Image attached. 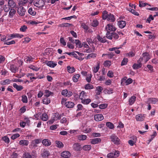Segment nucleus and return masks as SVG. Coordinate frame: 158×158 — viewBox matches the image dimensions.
I'll use <instances>...</instances> for the list:
<instances>
[{"instance_id":"f257e3e1","label":"nucleus","mask_w":158,"mask_h":158,"mask_svg":"<svg viewBox=\"0 0 158 158\" xmlns=\"http://www.w3.org/2000/svg\"><path fill=\"white\" fill-rule=\"evenodd\" d=\"M110 138L111 139V141L114 144L117 145H118L120 144V140L115 135L112 134L110 136Z\"/></svg>"},{"instance_id":"f03ea898","label":"nucleus","mask_w":158,"mask_h":158,"mask_svg":"<svg viewBox=\"0 0 158 158\" xmlns=\"http://www.w3.org/2000/svg\"><path fill=\"white\" fill-rule=\"evenodd\" d=\"M34 4L35 6L39 8L43 7L45 3L43 0H36L34 2Z\"/></svg>"},{"instance_id":"7ed1b4c3","label":"nucleus","mask_w":158,"mask_h":158,"mask_svg":"<svg viewBox=\"0 0 158 158\" xmlns=\"http://www.w3.org/2000/svg\"><path fill=\"white\" fill-rule=\"evenodd\" d=\"M119 151H115L114 152H111L108 154L107 157V158H115L119 156Z\"/></svg>"},{"instance_id":"20e7f679","label":"nucleus","mask_w":158,"mask_h":158,"mask_svg":"<svg viewBox=\"0 0 158 158\" xmlns=\"http://www.w3.org/2000/svg\"><path fill=\"white\" fill-rule=\"evenodd\" d=\"M17 11L19 15L22 16L25 15L26 10L23 7L20 6L18 8Z\"/></svg>"},{"instance_id":"39448f33","label":"nucleus","mask_w":158,"mask_h":158,"mask_svg":"<svg viewBox=\"0 0 158 158\" xmlns=\"http://www.w3.org/2000/svg\"><path fill=\"white\" fill-rule=\"evenodd\" d=\"M105 29L107 31L108 30L112 31H115L116 29L115 27L112 24H108L106 27Z\"/></svg>"},{"instance_id":"423d86ee","label":"nucleus","mask_w":158,"mask_h":158,"mask_svg":"<svg viewBox=\"0 0 158 158\" xmlns=\"http://www.w3.org/2000/svg\"><path fill=\"white\" fill-rule=\"evenodd\" d=\"M104 117L102 114H97L94 115V119L96 121H99L102 120Z\"/></svg>"},{"instance_id":"0eeeda50","label":"nucleus","mask_w":158,"mask_h":158,"mask_svg":"<svg viewBox=\"0 0 158 158\" xmlns=\"http://www.w3.org/2000/svg\"><path fill=\"white\" fill-rule=\"evenodd\" d=\"M118 24L120 28H123L126 24V22L125 21L121 20L118 21Z\"/></svg>"},{"instance_id":"6e6552de","label":"nucleus","mask_w":158,"mask_h":158,"mask_svg":"<svg viewBox=\"0 0 158 158\" xmlns=\"http://www.w3.org/2000/svg\"><path fill=\"white\" fill-rule=\"evenodd\" d=\"M158 102L157 98H149L148 99V103H152L155 104Z\"/></svg>"},{"instance_id":"1a4fd4ad","label":"nucleus","mask_w":158,"mask_h":158,"mask_svg":"<svg viewBox=\"0 0 158 158\" xmlns=\"http://www.w3.org/2000/svg\"><path fill=\"white\" fill-rule=\"evenodd\" d=\"M74 150L77 151H80L81 149V147L78 143H74L73 146Z\"/></svg>"},{"instance_id":"9d476101","label":"nucleus","mask_w":158,"mask_h":158,"mask_svg":"<svg viewBox=\"0 0 158 158\" xmlns=\"http://www.w3.org/2000/svg\"><path fill=\"white\" fill-rule=\"evenodd\" d=\"M45 63L48 66L52 68H54L57 65L56 64L54 63L52 61H45Z\"/></svg>"},{"instance_id":"9b49d317","label":"nucleus","mask_w":158,"mask_h":158,"mask_svg":"<svg viewBox=\"0 0 158 158\" xmlns=\"http://www.w3.org/2000/svg\"><path fill=\"white\" fill-rule=\"evenodd\" d=\"M70 153L68 151H64L61 154V156L65 158H69L70 157Z\"/></svg>"},{"instance_id":"f8f14e48","label":"nucleus","mask_w":158,"mask_h":158,"mask_svg":"<svg viewBox=\"0 0 158 158\" xmlns=\"http://www.w3.org/2000/svg\"><path fill=\"white\" fill-rule=\"evenodd\" d=\"M64 105L68 108H73L75 104L73 102H67L65 103Z\"/></svg>"},{"instance_id":"ddd939ff","label":"nucleus","mask_w":158,"mask_h":158,"mask_svg":"<svg viewBox=\"0 0 158 158\" xmlns=\"http://www.w3.org/2000/svg\"><path fill=\"white\" fill-rule=\"evenodd\" d=\"M50 155L49 152L46 150L44 149L41 153V156L44 158H47Z\"/></svg>"},{"instance_id":"4468645a","label":"nucleus","mask_w":158,"mask_h":158,"mask_svg":"<svg viewBox=\"0 0 158 158\" xmlns=\"http://www.w3.org/2000/svg\"><path fill=\"white\" fill-rule=\"evenodd\" d=\"M43 144L46 146H48L50 145L51 143L50 141L48 139H44L42 141Z\"/></svg>"},{"instance_id":"2eb2a0df","label":"nucleus","mask_w":158,"mask_h":158,"mask_svg":"<svg viewBox=\"0 0 158 158\" xmlns=\"http://www.w3.org/2000/svg\"><path fill=\"white\" fill-rule=\"evenodd\" d=\"M135 118L137 121H142L143 120L144 117L142 114H140L136 115Z\"/></svg>"},{"instance_id":"dca6fc26","label":"nucleus","mask_w":158,"mask_h":158,"mask_svg":"<svg viewBox=\"0 0 158 158\" xmlns=\"http://www.w3.org/2000/svg\"><path fill=\"white\" fill-rule=\"evenodd\" d=\"M107 20L110 22H114L115 20V18L113 14L110 13L108 14V17Z\"/></svg>"},{"instance_id":"f3484780","label":"nucleus","mask_w":158,"mask_h":158,"mask_svg":"<svg viewBox=\"0 0 158 158\" xmlns=\"http://www.w3.org/2000/svg\"><path fill=\"white\" fill-rule=\"evenodd\" d=\"M101 139L99 138H96L92 139L91 143L93 144L98 143L101 142Z\"/></svg>"},{"instance_id":"a211bd4d","label":"nucleus","mask_w":158,"mask_h":158,"mask_svg":"<svg viewBox=\"0 0 158 158\" xmlns=\"http://www.w3.org/2000/svg\"><path fill=\"white\" fill-rule=\"evenodd\" d=\"M23 36V35H20L19 34H12L10 35V37L11 38L13 39L15 38H22Z\"/></svg>"},{"instance_id":"6ab92c4d","label":"nucleus","mask_w":158,"mask_h":158,"mask_svg":"<svg viewBox=\"0 0 158 158\" xmlns=\"http://www.w3.org/2000/svg\"><path fill=\"white\" fill-rule=\"evenodd\" d=\"M41 119L43 121H46L48 119V117L46 113H44L40 116Z\"/></svg>"},{"instance_id":"aec40b11","label":"nucleus","mask_w":158,"mask_h":158,"mask_svg":"<svg viewBox=\"0 0 158 158\" xmlns=\"http://www.w3.org/2000/svg\"><path fill=\"white\" fill-rule=\"evenodd\" d=\"M13 85L14 87L18 91H21L23 89V87L22 86L18 85L15 83H13Z\"/></svg>"},{"instance_id":"412c9836","label":"nucleus","mask_w":158,"mask_h":158,"mask_svg":"<svg viewBox=\"0 0 158 158\" xmlns=\"http://www.w3.org/2000/svg\"><path fill=\"white\" fill-rule=\"evenodd\" d=\"M8 4L9 6L11 8H14L16 6V3L13 0H10L8 1Z\"/></svg>"},{"instance_id":"4be33fe9","label":"nucleus","mask_w":158,"mask_h":158,"mask_svg":"<svg viewBox=\"0 0 158 158\" xmlns=\"http://www.w3.org/2000/svg\"><path fill=\"white\" fill-rule=\"evenodd\" d=\"M10 70L12 72L15 73L18 70V68L15 65L12 64L10 65Z\"/></svg>"},{"instance_id":"5701e85b","label":"nucleus","mask_w":158,"mask_h":158,"mask_svg":"<svg viewBox=\"0 0 158 158\" xmlns=\"http://www.w3.org/2000/svg\"><path fill=\"white\" fill-rule=\"evenodd\" d=\"M97 54L96 53H92L89 54L85 57V59L87 60L90 59V58H95L96 57Z\"/></svg>"},{"instance_id":"b1692460","label":"nucleus","mask_w":158,"mask_h":158,"mask_svg":"<svg viewBox=\"0 0 158 158\" xmlns=\"http://www.w3.org/2000/svg\"><path fill=\"white\" fill-rule=\"evenodd\" d=\"M80 74H77L74 75L73 77V80L74 82H77L78 81L79 78L80 77Z\"/></svg>"},{"instance_id":"393cba45","label":"nucleus","mask_w":158,"mask_h":158,"mask_svg":"<svg viewBox=\"0 0 158 158\" xmlns=\"http://www.w3.org/2000/svg\"><path fill=\"white\" fill-rule=\"evenodd\" d=\"M136 98V97L132 96L129 99V102L130 105H132L134 103Z\"/></svg>"},{"instance_id":"a878e982","label":"nucleus","mask_w":158,"mask_h":158,"mask_svg":"<svg viewBox=\"0 0 158 158\" xmlns=\"http://www.w3.org/2000/svg\"><path fill=\"white\" fill-rule=\"evenodd\" d=\"M142 66V64L140 62H139L138 64H134L133 66V68L134 69H139Z\"/></svg>"},{"instance_id":"bb28decb","label":"nucleus","mask_w":158,"mask_h":158,"mask_svg":"<svg viewBox=\"0 0 158 158\" xmlns=\"http://www.w3.org/2000/svg\"><path fill=\"white\" fill-rule=\"evenodd\" d=\"M147 5H149L150 6H151L150 4H149L148 3H144L142 1H139V6L140 7H142L145 6Z\"/></svg>"},{"instance_id":"cd10ccee","label":"nucleus","mask_w":158,"mask_h":158,"mask_svg":"<svg viewBox=\"0 0 158 158\" xmlns=\"http://www.w3.org/2000/svg\"><path fill=\"white\" fill-rule=\"evenodd\" d=\"M106 125L110 129H113L114 128V125L112 123L109 122L106 123Z\"/></svg>"},{"instance_id":"c85d7f7f","label":"nucleus","mask_w":158,"mask_h":158,"mask_svg":"<svg viewBox=\"0 0 158 158\" xmlns=\"http://www.w3.org/2000/svg\"><path fill=\"white\" fill-rule=\"evenodd\" d=\"M28 141L27 140H22L19 141V143L21 145H27L28 144Z\"/></svg>"},{"instance_id":"c756f323","label":"nucleus","mask_w":158,"mask_h":158,"mask_svg":"<svg viewBox=\"0 0 158 158\" xmlns=\"http://www.w3.org/2000/svg\"><path fill=\"white\" fill-rule=\"evenodd\" d=\"M113 32L110 33V31H107L106 34V37L109 39L111 40L113 38Z\"/></svg>"},{"instance_id":"7c9ffc66","label":"nucleus","mask_w":158,"mask_h":158,"mask_svg":"<svg viewBox=\"0 0 158 158\" xmlns=\"http://www.w3.org/2000/svg\"><path fill=\"white\" fill-rule=\"evenodd\" d=\"M28 13L29 14L34 16L36 14V12L33 10L32 8H30L28 10Z\"/></svg>"},{"instance_id":"2f4dec72","label":"nucleus","mask_w":158,"mask_h":158,"mask_svg":"<svg viewBox=\"0 0 158 158\" xmlns=\"http://www.w3.org/2000/svg\"><path fill=\"white\" fill-rule=\"evenodd\" d=\"M67 71L69 73H72L75 71V69L74 67H70L69 66L67 67Z\"/></svg>"},{"instance_id":"473e14b6","label":"nucleus","mask_w":158,"mask_h":158,"mask_svg":"<svg viewBox=\"0 0 158 158\" xmlns=\"http://www.w3.org/2000/svg\"><path fill=\"white\" fill-rule=\"evenodd\" d=\"M43 102L44 104L47 105L50 102V100L48 97H46L43 99Z\"/></svg>"},{"instance_id":"72a5a7b5","label":"nucleus","mask_w":158,"mask_h":158,"mask_svg":"<svg viewBox=\"0 0 158 158\" xmlns=\"http://www.w3.org/2000/svg\"><path fill=\"white\" fill-rule=\"evenodd\" d=\"M86 96V93L83 91L80 94L79 98L81 100H82L83 98H85Z\"/></svg>"},{"instance_id":"f704fd0d","label":"nucleus","mask_w":158,"mask_h":158,"mask_svg":"<svg viewBox=\"0 0 158 158\" xmlns=\"http://www.w3.org/2000/svg\"><path fill=\"white\" fill-rule=\"evenodd\" d=\"M44 93L45 94L44 96L46 97H49L50 95L53 94L52 92L47 89H46L44 90Z\"/></svg>"},{"instance_id":"c9c22d12","label":"nucleus","mask_w":158,"mask_h":158,"mask_svg":"<svg viewBox=\"0 0 158 158\" xmlns=\"http://www.w3.org/2000/svg\"><path fill=\"white\" fill-rule=\"evenodd\" d=\"M16 13V10L14 9H11L9 13V16L12 17Z\"/></svg>"},{"instance_id":"e433bc0d","label":"nucleus","mask_w":158,"mask_h":158,"mask_svg":"<svg viewBox=\"0 0 158 158\" xmlns=\"http://www.w3.org/2000/svg\"><path fill=\"white\" fill-rule=\"evenodd\" d=\"M113 89L111 88L109 89H105L104 90V92L105 94H110L113 93Z\"/></svg>"},{"instance_id":"4c0bfd02","label":"nucleus","mask_w":158,"mask_h":158,"mask_svg":"<svg viewBox=\"0 0 158 158\" xmlns=\"http://www.w3.org/2000/svg\"><path fill=\"white\" fill-rule=\"evenodd\" d=\"M97 39L99 41L102 43H104L106 41V39H104V38H102L99 35L97 36Z\"/></svg>"},{"instance_id":"58836bf2","label":"nucleus","mask_w":158,"mask_h":158,"mask_svg":"<svg viewBox=\"0 0 158 158\" xmlns=\"http://www.w3.org/2000/svg\"><path fill=\"white\" fill-rule=\"evenodd\" d=\"M10 80L9 79H7L4 81H2L1 82V84L2 85H5L9 84L10 83Z\"/></svg>"},{"instance_id":"ea45409f","label":"nucleus","mask_w":158,"mask_h":158,"mask_svg":"<svg viewBox=\"0 0 158 158\" xmlns=\"http://www.w3.org/2000/svg\"><path fill=\"white\" fill-rule=\"evenodd\" d=\"M85 89H91L94 88V86L90 84H87L85 85Z\"/></svg>"},{"instance_id":"a19ab883","label":"nucleus","mask_w":158,"mask_h":158,"mask_svg":"<svg viewBox=\"0 0 158 158\" xmlns=\"http://www.w3.org/2000/svg\"><path fill=\"white\" fill-rule=\"evenodd\" d=\"M23 158H31L32 156L30 153L28 152L25 153L23 156Z\"/></svg>"},{"instance_id":"79ce46f5","label":"nucleus","mask_w":158,"mask_h":158,"mask_svg":"<svg viewBox=\"0 0 158 158\" xmlns=\"http://www.w3.org/2000/svg\"><path fill=\"white\" fill-rule=\"evenodd\" d=\"M103 90V88L101 86H98L96 87V90L98 91L97 94V95H100V93Z\"/></svg>"},{"instance_id":"37998d69","label":"nucleus","mask_w":158,"mask_h":158,"mask_svg":"<svg viewBox=\"0 0 158 158\" xmlns=\"http://www.w3.org/2000/svg\"><path fill=\"white\" fill-rule=\"evenodd\" d=\"M91 102V100L89 99H84L82 100L81 102L82 103L88 104Z\"/></svg>"},{"instance_id":"c03bdc74","label":"nucleus","mask_w":158,"mask_h":158,"mask_svg":"<svg viewBox=\"0 0 158 158\" xmlns=\"http://www.w3.org/2000/svg\"><path fill=\"white\" fill-rule=\"evenodd\" d=\"M75 43L77 45H78L79 48H81L82 47V44L81 41L78 40H75Z\"/></svg>"},{"instance_id":"a18cd8bd","label":"nucleus","mask_w":158,"mask_h":158,"mask_svg":"<svg viewBox=\"0 0 158 158\" xmlns=\"http://www.w3.org/2000/svg\"><path fill=\"white\" fill-rule=\"evenodd\" d=\"M56 143L57 144V146L58 147L61 148H62L63 147V143L59 141H56Z\"/></svg>"},{"instance_id":"49530a36","label":"nucleus","mask_w":158,"mask_h":158,"mask_svg":"<svg viewBox=\"0 0 158 158\" xmlns=\"http://www.w3.org/2000/svg\"><path fill=\"white\" fill-rule=\"evenodd\" d=\"M91 146L90 145H85L83 147V149L85 151H89L91 149Z\"/></svg>"},{"instance_id":"de8ad7c7","label":"nucleus","mask_w":158,"mask_h":158,"mask_svg":"<svg viewBox=\"0 0 158 158\" xmlns=\"http://www.w3.org/2000/svg\"><path fill=\"white\" fill-rule=\"evenodd\" d=\"M45 3H51L52 4L56 2V0H43Z\"/></svg>"},{"instance_id":"09e8293b","label":"nucleus","mask_w":158,"mask_h":158,"mask_svg":"<svg viewBox=\"0 0 158 158\" xmlns=\"http://www.w3.org/2000/svg\"><path fill=\"white\" fill-rule=\"evenodd\" d=\"M87 138V136L85 135H79L78 138L80 140H85Z\"/></svg>"},{"instance_id":"8fccbe9b","label":"nucleus","mask_w":158,"mask_h":158,"mask_svg":"<svg viewBox=\"0 0 158 158\" xmlns=\"http://www.w3.org/2000/svg\"><path fill=\"white\" fill-rule=\"evenodd\" d=\"M28 2V0H21L19 2V5H22L24 6Z\"/></svg>"},{"instance_id":"3c124183","label":"nucleus","mask_w":158,"mask_h":158,"mask_svg":"<svg viewBox=\"0 0 158 158\" xmlns=\"http://www.w3.org/2000/svg\"><path fill=\"white\" fill-rule=\"evenodd\" d=\"M100 65L99 63H98L97 66L94 68L93 72L94 73H96L97 72L99 69Z\"/></svg>"},{"instance_id":"603ef678","label":"nucleus","mask_w":158,"mask_h":158,"mask_svg":"<svg viewBox=\"0 0 158 158\" xmlns=\"http://www.w3.org/2000/svg\"><path fill=\"white\" fill-rule=\"evenodd\" d=\"M72 24H70L69 23H64L60 24L59 25L60 27H69L70 26H72Z\"/></svg>"},{"instance_id":"864d4df0","label":"nucleus","mask_w":158,"mask_h":158,"mask_svg":"<svg viewBox=\"0 0 158 158\" xmlns=\"http://www.w3.org/2000/svg\"><path fill=\"white\" fill-rule=\"evenodd\" d=\"M135 54V51H131L127 53V55L129 56L130 57H133L134 56Z\"/></svg>"},{"instance_id":"5fc2aeb1","label":"nucleus","mask_w":158,"mask_h":158,"mask_svg":"<svg viewBox=\"0 0 158 158\" xmlns=\"http://www.w3.org/2000/svg\"><path fill=\"white\" fill-rule=\"evenodd\" d=\"M98 25V22L97 20H94L91 23V25L93 27H96Z\"/></svg>"},{"instance_id":"6e6d98bb","label":"nucleus","mask_w":158,"mask_h":158,"mask_svg":"<svg viewBox=\"0 0 158 158\" xmlns=\"http://www.w3.org/2000/svg\"><path fill=\"white\" fill-rule=\"evenodd\" d=\"M25 60H26V61L27 62H30L33 61V58L31 57L26 56L25 57Z\"/></svg>"},{"instance_id":"4d7b16f0","label":"nucleus","mask_w":158,"mask_h":158,"mask_svg":"<svg viewBox=\"0 0 158 158\" xmlns=\"http://www.w3.org/2000/svg\"><path fill=\"white\" fill-rule=\"evenodd\" d=\"M2 139L6 143H9L10 142L9 139L7 136H5L3 137Z\"/></svg>"},{"instance_id":"13d9d810","label":"nucleus","mask_w":158,"mask_h":158,"mask_svg":"<svg viewBox=\"0 0 158 158\" xmlns=\"http://www.w3.org/2000/svg\"><path fill=\"white\" fill-rule=\"evenodd\" d=\"M29 68L31 69L34 70H35V71H38V70H39V69H40V68H38L37 67H36V66H35L33 65H30V66L29 67Z\"/></svg>"},{"instance_id":"bf43d9fd","label":"nucleus","mask_w":158,"mask_h":158,"mask_svg":"<svg viewBox=\"0 0 158 158\" xmlns=\"http://www.w3.org/2000/svg\"><path fill=\"white\" fill-rule=\"evenodd\" d=\"M22 101L23 103H27V98L26 96L23 95L22 96Z\"/></svg>"},{"instance_id":"052dcab7","label":"nucleus","mask_w":158,"mask_h":158,"mask_svg":"<svg viewBox=\"0 0 158 158\" xmlns=\"http://www.w3.org/2000/svg\"><path fill=\"white\" fill-rule=\"evenodd\" d=\"M15 43V42L14 40H12L9 42H6V41H5L4 42V44H6L7 45H10L12 44H14Z\"/></svg>"},{"instance_id":"680f3d73","label":"nucleus","mask_w":158,"mask_h":158,"mask_svg":"<svg viewBox=\"0 0 158 158\" xmlns=\"http://www.w3.org/2000/svg\"><path fill=\"white\" fill-rule=\"evenodd\" d=\"M108 17V14H107V13L106 11L103 12L102 15V18L103 19H107Z\"/></svg>"},{"instance_id":"e2e57ef3","label":"nucleus","mask_w":158,"mask_h":158,"mask_svg":"<svg viewBox=\"0 0 158 158\" xmlns=\"http://www.w3.org/2000/svg\"><path fill=\"white\" fill-rule=\"evenodd\" d=\"M133 81V80L131 78H129L127 79L126 80V85H128L132 83Z\"/></svg>"},{"instance_id":"0e129e2a","label":"nucleus","mask_w":158,"mask_h":158,"mask_svg":"<svg viewBox=\"0 0 158 158\" xmlns=\"http://www.w3.org/2000/svg\"><path fill=\"white\" fill-rule=\"evenodd\" d=\"M128 61V59L127 58H124L123 60L121 63V65H126Z\"/></svg>"},{"instance_id":"69168bd1","label":"nucleus","mask_w":158,"mask_h":158,"mask_svg":"<svg viewBox=\"0 0 158 158\" xmlns=\"http://www.w3.org/2000/svg\"><path fill=\"white\" fill-rule=\"evenodd\" d=\"M92 76V75L91 74L88 75V76L86 77V79L88 82L89 83L91 81Z\"/></svg>"},{"instance_id":"338daca9","label":"nucleus","mask_w":158,"mask_h":158,"mask_svg":"<svg viewBox=\"0 0 158 158\" xmlns=\"http://www.w3.org/2000/svg\"><path fill=\"white\" fill-rule=\"evenodd\" d=\"M104 66L105 67L110 66L111 65V62L109 60L105 61L104 63Z\"/></svg>"},{"instance_id":"774afa93","label":"nucleus","mask_w":158,"mask_h":158,"mask_svg":"<svg viewBox=\"0 0 158 158\" xmlns=\"http://www.w3.org/2000/svg\"><path fill=\"white\" fill-rule=\"evenodd\" d=\"M60 43L63 44V46H65L66 45V42L65 41L63 37H61L60 39Z\"/></svg>"}]
</instances>
